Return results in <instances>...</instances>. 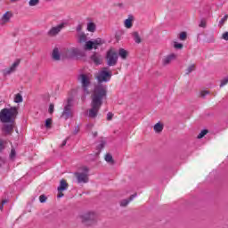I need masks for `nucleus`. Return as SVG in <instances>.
<instances>
[{
  "label": "nucleus",
  "mask_w": 228,
  "mask_h": 228,
  "mask_svg": "<svg viewBox=\"0 0 228 228\" xmlns=\"http://www.w3.org/2000/svg\"><path fill=\"white\" fill-rule=\"evenodd\" d=\"M77 80L81 82L82 88H83L84 92H86V94H89L88 86H90V85H92V82L90 81L89 75L80 74L77 77Z\"/></svg>",
  "instance_id": "nucleus-5"
},
{
  "label": "nucleus",
  "mask_w": 228,
  "mask_h": 228,
  "mask_svg": "<svg viewBox=\"0 0 228 228\" xmlns=\"http://www.w3.org/2000/svg\"><path fill=\"white\" fill-rule=\"evenodd\" d=\"M38 3H40V0H30L28 2L29 6H37V4H38Z\"/></svg>",
  "instance_id": "nucleus-35"
},
{
  "label": "nucleus",
  "mask_w": 228,
  "mask_h": 228,
  "mask_svg": "<svg viewBox=\"0 0 228 228\" xmlns=\"http://www.w3.org/2000/svg\"><path fill=\"white\" fill-rule=\"evenodd\" d=\"M179 40L184 41L188 38V34L186 32H181L178 37Z\"/></svg>",
  "instance_id": "nucleus-29"
},
{
  "label": "nucleus",
  "mask_w": 228,
  "mask_h": 228,
  "mask_svg": "<svg viewBox=\"0 0 228 228\" xmlns=\"http://www.w3.org/2000/svg\"><path fill=\"white\" fill-rule=\"evenodd\" d=\"M105 161L110 163V165H115V160L113 159V156L110 153H107L105 155Z\"/></svg>",
  "instance_id": "nucleus-19"
},
{
  "label": "nucleus",
  "mask_w": 228,
  "mask_h": 228,
  "mask_svg": "<svg viewBox=\"0 0 228 228\" xmlns=\"http://www.w3.org/2000/svg\"><path fill=\"white\" fill-rule=\"evenodd\" d=\"M79 133V126H76L73 132V134H77Z\"/></svg>",
  "instance_id": "nucleus-46"
},
{
  "label": "nucleus",
  "mask_w": 228,
  "mask_h": 228,
  "mask_svg": "<svg viewBox=\"0 0 228 228\" xmlns=\"http://www.w3.org/2000/svg\"><path fill=\"white\" fill-rule=\"evenodd\" d=\"M118 54L122 60H126L127 58V51H126L124 48H120L118 51Z\"/></svg>",
  "instance_id": "nucleus-22"
},
{
  "label": "nucleus",
  "mask_w": 228,
  "mask_h": 228,
  "mask_svg": "<svg viewBox=\"0 0 228 228\" xmlns=\"http://www.w3.org/2000/svg\"><path fill=\"white\" fill-rule=\"evenodd\" d=\"M104 44V41L101 38H96L94 41H87L85 45L86 51H92V49H97L99 45H102Z\"/></svg>",
  "instance_id": "nucleus-7"
},
{
  "label": "nucleus",
  "mask_w": 228,
  "mask_h": 228,
  "mask_svg": "<svg viewBox=\"0 0 228 228\" xmlns=\"http://www.w3.org/2000/svg\"><path fill=\"white\" fill-rule=\"evenodd\" d=\"M184 45L181 43H178V42H174V47L175 49H183Z\"/></svg>",
  "instance_id": "nucleus-34"
},
{
  "label": "nucleus",
  "mask_w": 228,
  "mask_h": 228,
  "mask_svg": "<svg viewBox=\"0 0 228 228\" xmlns=\"http://www.w3.org/2000/svg\"><path fill=\"white\" fill-rule=\"evenodd\" d=\"M228 14L224 15V17L219 21V26L222 28L225 22H227Z\"/></svg>",
  "instance_id": "nucleus-32"
},
{
  "label": "nucleus",
  "mask_w": 228,
  "mask_h": 228,
  "mask_svg": "<svg viewBox=\"0 0 228 228\" xmlns=\"http://www.w3.org/2000/svg\"><path fill=\"white\" fill-rule=\"evenodd\" d=\"M107 120H113V113L108 112V114H107Z\"/></svg>",
  "instance_id": "nucleus-42"
},
{
  "label": "nucleus",
  "mask_w": 228,
  "mask_h": 228,
  "mask_svg": "<svg viewBox=\"0 0 228 228\" xmlns=\"http://www.w3.org/2000/svg\"><path fill=\"white\" fill-rule=\"evenodd\" d=\"M12 17H13V12L11 11L6 12L0 20V25L4 26V24H8Z\"/></svg>",
  "instance_id": "nucleus-13"
},
{
  "label": "nucleus",
  "mask_w": 228,
  "mask_h": 228,
  "mask_svg": "<svg viewBox=\"0 0 228 228\" xmlns=\"http://www.w3.org/2000/svg\"><path fill=\"white\" fill-rule=\"evenodd\" d=\"M8 203V200H3L2 204L4 206V204Z\"/></svg>",
  "instance_id": "nucleus-49"
},
{
  "label": "nucleus",
  "mask_w": 228,
  "mask_h": 228,
  "mask_svg": "<svg viewBox=\"0 0 228 228\" xmlns=\"http://www.w3.org/2000/svg\"><path fill=\"white\" fill-rule=\"evenodd\" d=\"M6 143H8V142L4 139H0V152H3V151L6 149Z\"/></svg>",
  "instance_id": "nucleus-25"
},
{
  "label": "nucleus",
  "mask_w": 228,
  "mask_h": 228,
  "mask_svg": "<svg viewBox=\"0 0 228 228\" xmlns=\"http://www.w3.org/2000/svg\"><path fill=\"white\" fill-rule=\"evenodd\" d=\"M52 58L55 61H60L61 56L60 55V50L58 48H54L52 53Z\"/></svg>",
  "instance_id": "nucleus-17"
},
{
  "label": "nucleus",
  "mask_w": 228,
  "mask_h": 228,
  "mask_svg": "<svg viewBox=\"0 0 228 228\" xmlns=\"http://www.w3.org/2000/svg\"><path fill=\"white\" fill-rule=\"evenodd\" d=\"M196 67L195 64H191V66H189L186 69V74H191V72H193V70H195Z\"/></svg>",
  "instance_id": "nucleus-30"
},
{
  "label": "nucleus",
  "mask_w": 228,
  "mask_h": 228,
  "mask_svg": "<svg viewBox=\"0 0 228 228\" xmlns=\"http://www.w3.org/2000/svg\"><path fill=\"white\" fill-rule=\"evenodd\" d=\"M63 191H58V194L57 197L58 199H61V197H63L65 194L62 193Z\"/></svg>",
  "instance_id": "nucleus-44"
},
{
  "label": "nucleus",
  "mask_w": 228,
  "mask_h": 228,
  "mask_svg": "<svg viewBox=\"0 0 228 228\" xmlns=\"http://www.w3.org/2000/svg\"><path fill=\"white\" fill-rule=\"evenodd\" d=\"M208 133H209V131L208 129H204L202 130L197 136L198 140H200L201 138H204V136H206V134H208Z\"/></svg>",
  "instance_id": "nucleus-28"
},
{
  "label": "nucleus",
  "mask_w": 228,
  "mask_h": 228,
  "mask_svg": "<svg viewBox=\"0 0 228 228\" xmlns=\"http://www.w3.org/2000/svg\"><path fill=\"white\" fill-rule=\"evenodd\" d=\"M52 125H53V119L47 118L45 120V127H47V129H51Z\"/></svg>",
  "instance_id": "nucleus-33"
},
{
  "label": "nucleus",
  "mask_w": 228,
  "mask_h": 228,
  "mask_svg": "<svg viewBox=\"0 0 228 228\" xmlns=\"http://www.w3.org/2000/svg\"><path fill=\"white\" fill-rule=\"evenodd\" d=\"M106 97H108V87L102 85L95 86L91 95V109L88 113L90 118H95V117H97L99 110H101V106H102V101H104Z\"/></svg>",
  "instance_id": "nucleus-2"
},
{
  "label": "nucleus",
  "mask_w": 228,
  "mask_h": 228,
  "mask_svg": "<svg viewBox=\"0 0 228 228\" xmlns=\"http://www.w3.org/2000/svg\"><path fill=\"white\" fill-rule=\"evenodd\" d=\"M132 36L135 44H142V37H140V34H138V32H133Z\"/></svg>",
  "instance_id": "nucleus-20"
},
{
  "label": "nucleus",
  "mask_w": 228,
  "mask_h": 228,
  "mask_svg": "<svg viewBox=\"0 0 228 228\" xmlns=\"http://www.w3.org/2000/svg\"><path fill=\"white\" fill-rule=\"evenodd\" d=\"M206 26H208V22L206 21V20H201L199 24V28H206Z\"/></svg>",
  "instance_id": "nucleus-37"
},
{
  "label": "nucleus",
  "mask_w": 228,
  "mask_h": 228,
  "mask_svg": "<svg viewBox=\"0 0 228 228\" xmlns=\"http://www.w3.org/2000/svg\"><path fill=\"white\" fill-rule=\"evenodd\" d=\"M228 83V76L226 77H224L223 80H221V84L220 86H225V85H227Z\"/></svg>",
  "instance_id": "nucleus-38"
},
{
  "label": "nucleus",
  "mask_w": 228,
  "mask_h": 228,
  "mask_svg": "<svg viewBox=\"0 0 228 228\" xmlns=\"http://www.w3.org/2000/svg\"><path fill=\"white\" fill-rule=\"evenodd\" d=\"M106 145V142L102 141L101 143L96 147V151H98L95 154L96 156H99L101 154V151L104 149V146Z\"/></svg>",
  "instance_id": "nucleus-23"
},
{
  "label": "nucleus",
  "mask_w": 228,
  "mask_h": 228,
  "mask_svg": "<svg viewBox=\"0 0 228 228\" xmlns=\"http://www.w3.org/2000/svg\"><path fill=\"white\" fill-rule=\"evenodd\" d=\"M112 73L111 71H108V68H103L102 71H100L97 76V80L100 83H108L110 79H111Z\"/></svg>",
  "instance_id": "nucleus-6"
},
{
  "label": "nucleus",
  "mask_w": 228,
  "mask_h": 228,
  "mask_svg": "<svg viewBox=\"0 0 228 228\" xmlns=\"http://www.w3.org/2000/svg\"><path fill=\"white\" fill-rule=\"evenodd\" d=\"M79 54V50L77 48H69L64 50V52L61 53L62 58L70 60L72 58H76Z\"/></svg>",
  "instance_id": "nucleus-8"
},
{
  "label": "nucleus",
  "mask_w": 228,
  "mask_h": 228,
  "mask_svg": "<svg viewBox=\"0 0 228 228\" xmlns=\"http://www.w3.org/2000/svg\"><path fill=\"white\" fill-rule=\"evenodd\" d=\"M47 200V196L45 194H42L41 196H39V201L44 204V202H46Z\"/></svg>",
  "instance_id": "nucleus-36"
},
{
  "label": "nucleus",
  "mask_w": 228,
  "mask_h": 228,
  "mask_svg": "<svg viewBox=\"0 0 228 228\" xmlns=\"http://www.w3.org/2000/svg\"><path fill=\"white\" fill-rule=\"evenodd\" d=\"M15 156H16L15 149H12V150H11L10 158H11L12 159H13V158H15Z\"/></svg>",
  "instance_id": "nucleus-40"
},
{
  "label": "nucleus",
  "mask_w": 228,
  "mask_h": 228,
  "mask_svg": "<svg viewBox=\"0 0 228 228\" xmlns=\"http://www.w3.org/2000/svg\"><path fill=\"white\" fill-rule=\"evenodd\" d=\"M69 188V183H67V180L62 179L60 182V186L57 188L58 191H65Z\"/></svg>",
  "instance_id": "nucleus-15"
},
{
  "label": "nucleus",
  "mask_w": 228,
  "mask_h": 228,
  "mask_svg": "<svg viewBox=\"0 0 228 228\" xmlns=\"http://www.w3.org/2000/svg\"><path fill=\"white\" fill-rule=\"evenodd\" d=\"M4 208V205H3V203H1V205H0V211H3Z\"/></svg>",
  "instance_id": "nucleus-51"
},
{
  "label": "nucleus",
  "mask_w": 228,
  "mask_h": 228,
  "mask_svg": "<svg viewBox=\"0 0 228 228\" xmlns=\"http://www.w3.org/2000/svg\"><path fill=\"white\" fill-rule=\"evenodd\" d=\"M200 95L201 97H206L207 95H209V91H201Z\"/></svg>",
  "instance_id": "nucleus-41"
},
{
  "label": "nucleus",
  "mask_w": 228,
  "mask_h": 228,
  "mask_svg": "<svg viewBox=\"0 0 228 228\" xmlns=\"http://www.w3.org/2000/svg\"><path fill=\"white\" fill-rule=\"evenodd\" d=\"M81 29H83V26L82 25H77V33H80Z\"/></svg>",
  "instance_id": "nucleus-47"
},
{
  "label": "nucleus",
  "mask_w": 228,
  "mask_h": 228,
  "mask_svg": "<svg viewBox=\"0 0 228 228\" xmlns=\"http://www.w3.org/2000/svg\"><path fill=\"white\" fill-rule=\"evenodd\" d=\"M84 225H94L97 223V215L94 212H88L80 216Z\"/></svg>",
  "instance_id": "nucleus-4"
},
{
  "label": "nucleus",
  "mask_w": 228,
  "mask_h": 228,
  "mask_svg": "<svg viewBox=\"0 0 228 228\" xmlns=\"http://www.w3.org/2000/svg\"><path fill=\"white\" fill-rule=\"evenodd\" d=\"M222 38L224 39V40H228V32H224V34H223V36H222Z\"/></svg>",
  "instance_id": "nucleus-43"
},
{
  "label": "nucleus",
  "mask_w": 228,
  "mask_h": 228,
  "mask_svg": "<svg viewBox=\"0 0 228 228\" xmlns=\"http://www.w3.org/2000/svg\"><path fill=\"white\" fill-rule=\"evenodd\" d=\"M19 65H20V59H17L10 68L3 69L4 76H10L12 72H15Z\"/></svg>",
  "instance_id": "nucleus-11"
},
{
  "label": "nucleus",
  "mask_w": 228,
  "mask_h": 228,
  "mask_svg": "<svg viewBox=\"0 0 228 228\" xmlns=\"http://www.w3.org/2000/svg\"><path fill=\"white\" fill-rule=\"evenodd\" d=\"M95 23L94 22H89L87 24V30H89L91 33H94L95 31Z\"/></svg>",
  "instance_id": "nucleus-26"
},
{
  "label": "nucleus",
  "mask_w": 228,
  "mask_h": 228,
  "mask_svg": "<svg viewBox=\"0 0 228 228\" xmlns=\"http://www.w3.org/2000/svg\"><path fill=\"white\" fill-rule=\"evenodd\" d=\"M17 115H19L17 107L4 108L0 111V120L4 124L1 128L4 136H12L13 134Z\"/></svg>",
  "instance_id": "nucleus-1"
},
{
  "label": "nucleus",
  "mask_w": 228,
  "mask_h": 228,
  "mask_svg": "<svg viewBox=\"0 0 228 228\" xmlns=\"http://www.w3.org/2000/svg\"><path fill=\"white\" fill-rule=\"evenodd\" d=\"M67 140H69V138H67L66 140H64L62 142V143L61 144V149H63V147H65V145H67Z\"/></svg>",
  "instance_id": "nucleus-45"
},
{
  "label": "nucleus",
  "mask_w": 228,
  "mask_h": 228,
  "mask_svg": "<svg viewBox=\"0 0 228 228\" xmlns=\"http://www.w3.org/2000/svg\"><path fill=\"white\" fill-rule=\"evenodd\" d=\"M91 60L95 65H101L102 63V57L98 53H94L91 56Z\"/></svg>",
  "instance_id": "nucleus-14"
},
{
  "label": "nucleus",
  "mask_w": 228,
  "mask_h": 228,
  "mask_svg": "<svg viewBox=\"0 0 228 228\" xmlns=\"http://www.w3.org/2000/svg\"><path fill=\"white\" fill-rule=\"evenodd\" d=\"M61 117L65 120H69V118L72 117V105L70 104V100H68V104L64 107Z\"/></svg>",
  "instance_id": "nucleus-10"
},
{
  "label": "nucleus",
  "mask_w": 228,
  "mask_h": 228,
  "mask_svg": "<svg viewBox=\"0 0 228 228\" xmlns=\"http://www.w3.org/2000/svg\"><path fill=\"white\" fill-rule=\"evenodd\" d=\"M75 176L77 177V181L79 184L86 183L89 181L88 174L87 173H75Z\"/></svg>",
  "instance_id": "nucleus-12"
},
{
  "label": "nucleus",
  "mask_w": 228,
  "mask_h": 228,
  "mask_svg": "<svg viewBox=\"0 0 228 228\" xmlns=\"http://www.w3.org/2000/svg\"><path fill=\"white\" fill-rule=\"evenodd\" d=\"M106 60L109 67H115L118 61V53L114 49H110L107 52Z\"/></svg>",
  "instance_id": "nucleus-3"
},
{
  "label": "nucleus",
  "mask_w": 228,
  "mask_h": 228,
  "mask_svg": "<svg viewBox=\"0 0 228 228\" xmlns=\"http://www.w3.org/2000/svg\"><path fill=\"white\" fill-rule=\"evenodd\" d=\"M136 193L132 194L128 200H123L120 201V206H122L123 208H126V206H127V204H129L131 202V200H133V199H134V197H136Z\"/></svg>",
  "instance_id": "nucleus-18"
},
{
  "label": "nucleus",
  "mask_w": 228,
  "mask_h": 228,
  "mask_svg": "<svg viewBox=\"0 0 228 228\" xmlns=\"http://www.w3.org/2000/svg\"><path fill=\"white\" fill-rule=\"evenodd\" d=\"M48 111H49V113H50L51 115H53V113H54V104L51 103V104L49 105V110H48Z\"/></svg>",
  "instance_id": "nucleus-39"
},
{
  "label": "nucleus",
  "mask_w": 228,
  "mask_h": 228,
  "mask_svg": "<svg viewBox=\"0 0 228 228\" xmlns=\"http://www.w3.org/2000/svg\"><path fill=\"white\" fill-rule=\"evenodd\" d=\"M94 127V124L87 125V129L91 130Z\"/></svg>",
  "instance_id": "nucleus-48"
},
{
  "label": "nucleus",
  "mask_w": 228,
  "mask_h": 228,
  "mask_svg": "<svg viewBox=\"0 0 228 228\" xmlns=\"http://www.w3.org/2000/svg\"><path fill=\"white\" fill-rule=\"evenodd\" d=\"M86 42V35L85 33H82L78 36V43L83 44Z\"/></svg>",
  "instance_id": "nucleus-27"
},
{
  "label": "nucleus",
  "mask_w": 228,
  "mask_h": 228,
  "mask_svg": "<svg viewBox=\"0 0 228 228\" xmlns=\"http://www.w3.org/2000/svg\"><path fill=\"white\" fill-rule=\"evenodd\" d=\"M19 0H11V3H17Z\"/></svg>",
  "instance_id": "nucleus-53"
},
{
  "label": "nucleus",
  "mask_w": 228,
  "mask_h": 228,
  "mask_svg": "<svg viewBox=\"0 0 228 228\" xmlns=\"http://www.w3.org/2000/svg\"><path fill=\"white\" fill-rule=\"evenodd\" d=\"M154 131L155 133H161L163 131V124L161 123H157L155 126H154Z\"/></svg>",
  "instance_id": "nucleus-24"
},
{
  "label": "nucleus",
  "mask_w": 228,
  "mask_h": 228,
  "mask_svg": "<svg viewBox=\"0 0 228 228\" xmlns=\"http://www.w3.org/2000/svg\"><path fill=\"white\" fill-rule=\"evenodd\" d=\"M67 26V23H60L55 27H52L51 29L47 32L48 37H57L60 35L61 29H63Z\"/></svg>",
  "instance_id": "nucleus-9"
},
{
  "label": "nucleus",
  "mask_w": 228,
  "mask_h": 228,
  "mask_svg": "<svg viewBox=\"0 0 228 228\" xmlns=\"http://www.w3.org/2000/svg\"><path fill=\"white\" fill-rule=\"evenodd\" d=\"M14 102H16V103L22 102V95H20V94H17L15 95Z\"/></svg>",
  "instance_id": "nucleus-31"
},
{
  "label": "nucleus",
  "mask_w": 228,
  "mask_h": 228,
  "mask_svg": "<svg viewBox=\"0 0 228 228\" xmlns=\"http://www.w3.org/2000/svg\"><path fill=\"white\" fill-rule=\"evenodd\" d=\"M97 132H93V136H94V138H97Z\"/></svg>",
  "instance_id": "nucleus-50"
},
{
  "label": "nucleus",
  "mask_w": 228,
  "mask_h": 228,
  "mask_svg": "<svg viewBox=\"0 0 228 228\" xmlns=\"http://www.w3.org/2000/svg\"><path fill=\"white\" fill-rule=\"evenodd\" d=\"M84 172H88V167H84Z\"/></svg>",
  "instance_id": "nucleus-52"
},
{
  "label": "nucleus",
  "mask_w": 228,
  "mask_h": 228,
  "mask_svg": "<svg viewBox=\"0 0 228 228\" xmlns=\"http://www.w3.org/2000/svg\"><path fill=\"white\" fill-rule=\"evenodd\" d=\"M125 26L127 29L133 28V16H129V18L125 20Z\"/></svg>",
  "instance_id": "nucleus-21"
},
{
  "label": "nucleus",
  "mask_w": 228,
  "mask_h": 228,
  "mask_svg": "<svg viewBox=\"0 0 228 228\" xmlns=\"http://www.w3.org/2000/svg\"><path fill=\"white\" fill-rule=\"evenodd\" d=\"M173 60H175V54L172 53L165 57L162 61L163 65H170Z\"/></svg>",
  "instance_id": "nucleus-16"
}]
</instances>
